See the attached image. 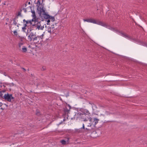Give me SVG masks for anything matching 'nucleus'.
I'll return each mask as SVG.
<instances>
[{"label":"nucleus","mask_w":147,"mask_h":147,"mask_svg":"<svg viewBox=\"0 0 147 147\" xmlns=\"http://www.w3.org/2000/svg\"><path fill=\"white\" fill-rule=\"evenodd\" d=\"M84 111V112L83 113L80 112L78 113H77V115L78 117L82 119L83 121H86L89 119L90 113L87 110H85Z\"/></svg>","instance_id":"1"},{"label":"nucleus","mask_w":147,"mask_h":147,"mask_svg":"<svg viewBox=\"0 0 147 147\" xmlns=\"http://www.w3.org/2000/svg\"><path fill=\"white\" fill-rule=\"evenodd\" d=\"M44 4H42V3L40 6L37 8L38 13L41 17L43 18L47 14L45 11V8H44Z\"/></svg>","instance_id":"2"},{"label":"nucleus","mask_w":147,"mask_h":147,"mask_svg":"<svg viewBox=\"0 0 147 147\" xmlns=\"http://www.w3.org/2000/svg\"><path fill=\"white\" fill-rule=\"evenodd\" d=\"M90 22L97 24L106 27H108L109 26L107 24L105 23L102 22L98 20L96 21V20L92 18L90 19Z\"/></svg>","instance_id":"3"},{"label":"nucleus","mask_w":147,"mask_h":147,"mask_svg":"<svg viewBox=\"0 0 147 147\" xmlns=\"http://www.w3.org/2000/svg\"><path fill=\"white\" fill-rule=\"evenodd\" d=\"M57 27L56 24H55V25L53 24L51 27L48 28V31L51 34H53L56 32Z\"/></svg>","instance_id":"4"},{"label":"nucleus","mask_w":147,"mask_h":147,"mask_svg":"<svg viewBox=\"0 0 147 147\" xmlns=\"http://www.w3.org/2000/svg\"><path fill=\"white\" fill-rule=\"evenodd\" d=\"M89 120L90 122V125H93L94 127H96V125L98 123L99 119L96 118H92L90 117Z\"/></svg>","instance_id":"5"},{"label":"nucleus","mask_w":147,"mask_h":147,"mask_svg":"<svg viewBox=\"0 0 147 147\" xmlns=\"http://www.w3.org/2000/svg\"><path fill=\"white\" fill-rule=\"evenodd\" d=\"M4 98L5 100H7L9 102L13 101L14 98L12 96V94H5L4 96Z\"/></svg>","instance_id":"6"},{"label":"nucleus","mask_w":147,"mask_h":147,"mask_svg":"<svg viewBox=\"0 0 147 147\" xmlns=\"http://www.w3.org/2000/svg\"><path fill=\"white\" fill-rule=\"evenodd\" d=\"M44 35L42 34L40 36H38L35 37V40H34V42L35 43H40L41 42L42 40L43 36Z\"/></svg>","instance_id":"7"},{"label":"nucleus","mask_w":147,"mask_h":147,"mask_svg":"<svg viewBox=\"0 0 147 147\" xmlns=\"http://www.w3.org/2000/svg\"><path fill=\"white\" fill-rule=\"evenodd\" d=\"M37 23L33 24L32 25V26H35L36 28H37L38 30H42L44 28V27L43 26H42L40 24V22H36Z\"/></svg>","instance_id":"8"},{"label":"nucleus","mask_w":147,"mask_h":147,"mask_svg":"<svg viewBox=\"0 0 147 147\" xmlns=\"http://www.w3.org/2000/svg\"><path fill=\"white\" fill-rule=\"evenodd\" d=\"M35 35L33 33H30V34L28 36V40L29 41H31L32 40L34 42V40H35V37H36Z\"/></svg>","instance_id":"9"},{"label":"nucleus","mask_w":147,"mask_h":147,"mask_svg":"<svg viewBox=\"0 0 147 147\" xmlns=\"http://www.w3.org/2000/svg\"><path fill=\"white\" fill-rule=\"evenodd\" d=\"M94 129L93 128L89 127V126H87V127L85 128V130L84 131L85 132H87V133H92L94 132Z\"/></svg>","instance_id":"10"},{"label":"nucleus","mask_w":147,"mask_h":147,"mask_svg":"<svg viewBox=\"0 0 147 147\" xmlns=\"http://www.w3.org/2000/svg\"><path fill=\"white\" fill-rule=\"evenodd\" d=\"M43 18L45 19H49L52 22H53L55 20V18L54 17L51 16L47 14Z\"/></svg>","instance_id":"11"},{"label":"nucleus","mask_w":147,"mask_h":147,"mask_svg":"<svg viewBox=\"0 0 147 147\" xmlns=\"http://www.w3.org/2000/svg\"><path fill=\"white\" fill-rule=\"evenodd\" d=\"M71 109V107L69 105H67L64 109V112L65 113H69Z\"/></svg>","instance_id":"12"},{"label":"nucleus","mask_w":147,"mask_h":147,"mask_svg":"<svg viewBox=\"0 0 147 147\" xmlns=\"http://www.w3.org/2000/svg\"><path fill=\"white\" fill-rule=\"evenodd\" d=\"M21 49L22 52L23 53H26L27 51V48L24 46L22 47Z\"/></svg>","instance_id":"13"},{"label":"nucleus","mask_w":147,"mask_h":147,"mask_svg":"<svg viewBox=\"0 0 147 147\" xmlns=\"http://www.w3.org/2000/svg\"><path fill=\"white\" fill-rule=\"evenodd\" d=\"M23 22L24 23H26L27 24H30V25H32V22H31V21L30 20L26 21L24 19L23 20Z\"/></svg>","instance_id":"14"},{"label":"nucleus","mask_w":147,"mask_h":147,"mask_svg":"<svg viewBox=\"0 0 147 147\" xmlns=\"http://www.w3.org/2000/svg\"><path fill=\"white\" fill-rule=\"evenodd\" d=\"M30 21H31V22H34L35 24L38 21V18H33V19L32 20H30Z\"/></svg>","instance_id":"15"},{"label":"nucleus","mask_w":147,"mask_h":147,"mask_svg":"<svg viewBox=\"0 0 147 147\" xmlns=\"http://www.w3.org/2000/svg\"><path fill=\"white\" fill-rule=\"evenodd\" d=\"M121 34L122 35V36H123L125 38H129V36L128 35H127V34H125L124 33H122V32H121Z\"/></svg>","instance_id":"16"},{"label":"nucleus","mask_w":147,"mask_h":147,"mask_svg":"<svg viewBox=\"0 0 147 147\" xmlns=\"http://www.w3.org/2000/svg\"><path fill=\"white\" fill-rule=\"evenodd\" d=\"M31 12L32 13V17L35 18H36L34 11V10L32 11V10Z\"/></svg>","instance_id":"17"},{"label":"nucleus","mask_w":147,"mask_h":147,"mask_svg":"<svg viewBox=\"0 0 147 147\" xmlns=\"http://www.w3.org/2000/svg\"><path fill=\"white\" fill-rule=\"evenodd\" d=\"M36 6L37 7L40 6V5L41 4L40 3V0H38L36 3Z\"/></svg>","instance_id":"18"},{"label":"nucleus","mask_w":147,"mask_h":147,"mask_svg":"<svg viewBox=\"0 0 147 147\" xmlns=\"http://www.w3.org/2000/svg\"><path fill=\"white\" fill-rule=\"evenodd\" d=\"M24 43L23 42H20L19 43V47L20 49H21L22 46L24 44Z\"/></svg>","instance_id":"19"},{"label":"nucleus","mask_w":147,"mask_h":147,"mask_svg":"<svg viewBox=\"0 0 147 147\" xmlns=\"http://www.w3.org/2000/svg\"><path fill=\"white\" fill-rule=\"evenodd\" d=\"M109 26L108 27H107V28H109V29H110L111 30H112L114 31L115 30V29L114 28H113L112 27H110L109 25H108Z\"/></svg>","instance_id":"20"},{"label":"nucleus","mask_w":147,"mask_h":147,"mask_svg":"<svg viewBox=\"0 0 147 147\" xmlns=\"http://www.w3.org/2000/svg\"><path fill=\"white\" fill-rule=\"evenodd\" d=\"M61 144L63 145H65L66 144V141L65 140H63L61 141Z\"/></svg>","instance_id":"21"},{"label":"nucleus","mask_w":147,"mask_h":147,"mask_svg":"<svg viewBox=\"0 0 147 147\" xmlns=\"http://www.w3.org/2000/svg\"><path fill=\"white\" fill-rule=\"evenodd\" d=\"M19 39L20 40V42H23V40L24 39V38L22 37H20V36H19Z\"/></svg>","instance_id":"22"},{"label":"nucleus","mask_w":147,"mask_h":147,"mask_svg":"<svg viewBox=\"0 0 147 147\" xmlns=\"http://www.w3.org/2000/svg\"><path fill=\"white\" fill-rule=\"evenodd\" d=\"M13 34L15 36H17L18 33H17V31L16 30H15L13 31Z\"/></svg>","instance_id":"23"},{"label":"nucleus","mask_w":147,"mask_h":147,"mask_svg":"<svg viewBox=\"0 0 147 147\" xmlns=\"http://www.w3.org/2000/svg\"><path fill=\"white\" fill-rule=\"evenodd\" d=\"M41 70L42 71H44L46 70V67L45 66H43L42 67V68L41 69Z\"/></svg>","instance_id":"24"},{"label":"nucleus","mask_w":147,"mask_h":147,"mask_svg":"<svg viewBox=\"0 0 147 147\" xmlns=\"http://www.w3.org/2000/svg\"><path fill=\"white\" fill-rule=\"evenodd\" d=\"M3 105V104L1 102H0V107H1V109L2 110H3L4 108L1 107V106Z\"/></svg>","instance_id":"25"},{"label":"nucleus","mask_w":147,"mask_h":147,"mask_svg":"<svg viewBox=\"0 0 147 147\" xmlns=\"http://www.w3.org/2000/svg\"><path fill=\"white\" fill-rule=\"evenodd\" d=\"M83 20L85 22H90V19H84Z\"/></svg>","instance_id":"26"},{"label":"nucleus","mask_w":147,"mask_h":147,"mask_svg":"<svg viewBox=\"0 0 147 147\" xmlns=\"http://www.w3.org/2000/svg\"><path fill=\"white\" fill-rule=\"evenodd\" d=\"M13 24L15 25H16L17 24V23L16 21V20L14 19H13Z\"/></svg>","instance_id":"27"},{"label":"nucleus","mask_w":147,"mask_h":147,"mask_svg":"<svg viewBox=\"0 0 147 147\" xmlns=\"http://www.w3.org/2000/svg\"><path fill=\"white\" fill-rule=\"evenodd\" d=\"M22 29L23 31L25 32V30L26 29V28L25 27H24L22 28Z\"/></svg>","instance_id":"28"},{"label":"nucleus","mask_w":147,"mask_h":147,"mask_svg":"<svg viewBox=\"0 0 147 147\" xmlns=\"http://www.w3.org/2000/svg\"><path fill=\"white\" fill-rule=\"evenodd\" d=\"M47 24H48V23H49L50 21V20L49 19H47Z\"/></svg>","instance_id":"29"},{"label":"nucleus","mask_w":147,"mask_h":147,"mask_svg":"<svg viewBox=\"0 0 147 147\" xmlns=\"http://www.w3.org/2000/svg\"><path fill=\"white\" fill-rule=\"evenodd\" d=\"M82 129H84V131L85 130V128L84 125V124H83L82 127Z\"/></svg>","instance_id":"30"},{"label":"nucleus","mask_w":147,"mask_h":147,"mask_svg":"<svg viewBox=\"0 0 147 147\" xmlns=\"http://www.w3.org/2000/svg\"><path fill=\"white\" fill-rule=\"evenodd\" d=\"M18 18V16H17L13 19H14L16 20Z\"/></svg>","instance_id":"31"},{"label":"nucleus","mask_w":147,"mask_h":147,"mask_svg":"<svg viewBox=\"0 0 147 147\" xmlns=\"http://www.w3.org/2000/svg\"><path fill=\"white\" fill-rule=\"evenodd\" d=\"M21 14V13L20 12H19L18 13V14L17 15V16H20Z\"/></svg>","instance_id":"32"},{"label":"nucleus","mask_w":147,"mask_h":147,"mask_svg":"<svg viewBox=\"0 0 147 147\" xmlns=\"http://www.w3.org/2000/svg\"><path fill=\"white\" fill-rule=\"evenodd\" d=\"M23 10H24V11L25 12H27L26 9V8H23Z\"/></svg>","instance_id":"33"},{"label":"nucleus","mask_w":147,"mask_h":147,"mask_svg":"<svg viewBox=\"0 0 147 147\" xmlns=\"http://www.w3.org/2000/svg\"><path fill=\"white\" fill-rule=\"evenodd\" d=\"M69 138H66V140L67 141V142H68L69 141Z\"/></svg>","instance_id":"34"},{"label":"nucleus","mask_w":147,"mask_h":147,"mask_svg":"<svg viewBox=\"0 0 147 147\" xmlns=\"http://www.w3.org/2000/svg\"><path fill=\"white\" fill-rule=\"evenodd\" d=\"M27 24L26 23L25 24H24V26L26 27V26H27Z\"/></svg>","instance_id":"35"},{"label":"nucleus","mask_w":147,"mask_h":147,"mask_svg":"<svg viewBox=\"0 0 147 147\" xmlns=\"http://www.w3.org/2000/svg\"><path fill=\"white\" fill-rule=\"evenodd\" d=\"M0 95L1 97H2V92H0Z\"/></svg>","instance_id":"36"},{"label":"nucleus","mask_w":147,"mask_h":147,"mask_svg":"<svg viewBox=\"0 0 147 147\" xmlns=\"http://www.w3.org/2000/svg\"><path fill=\"white\" fill-rule=\"evenodd\" d=\"M92 125H90V123H89V125H88L87 126H89V127H91Z\"/></svg>","instance_id":"37"},{"label":"nucleus","mask_w":147,"mask_h":147,"mask_svg":"<svg viewBox=\"0 0 147 147\" xmlns=\"http://www.w3.org/2000/svg\"><path fill=\"white\" fill-rule=\"evenodd\" d=\"M22 69L25 71H26V70L24 68H22Z\"/></svg>","instance_id":"38"},{"label":"nucleus","mask_w":147,"mask_h":147,"mask_svg":"<svg viewBox=\"0 0 147 147\" xmlns=\"http://www.w3.org/2000/svg\"><path fill=\"white\" fill-rule=\"evenodd\" d=\"M82 110H83V109H80V111H82Z\"/></svg>","instance_id":"39"},{"label":"nucleus","mask_w":147,"mask_h":147,"mask_svg":"<svg viewBox=\"0 0 147 147\" xmlns=\"http://www.w3.org/2000/svg\"><path fill=\"white\" fill-rule=\"evenodd\" d=\"M6 106V107H7L8 106V105H6L5 104H4Z\"/></svg>","instance_id":"40"},{"label":"nucleus","mask_w":147,"mask_h":147,"mask_svg":"<svg viewBox=\"0 0 147 147\" xmlns=\"http://www.w3.org/2000/svg\"><path fill=\"white\" fill-rule=\"evenodd\" d=\"M30 4V2H28V4Z\"/></svg>","instance_id":"41"},{"label":"nucleus","mask_w":147,"mask_h":147,"mask_svg":"<svg viewBox=\"0 0 147 147\" xmlns=\"http://www.w3.org/2000/svg\"><path fill=\"white\" fill-rule=\"evenodd\" d=\"M3 4L4 5H5L6 4H5V3H4Z\"/></svg>","instance_id":"42"},{"label":"nucleus","mask_w":147,"mask_h":147,"mask_svg":"<svg viewBox=\"0 0 147 147\" xmlns=\"http://www.w3.org/2000/svg\"><path fill=\"white\" fill-rule=\"evenodd\" d=\"M31 75L32 76H33V75L32 74H31Z\"/></svg>","instance_id":"43"},{"label":"nucleus","mask_w":147,"mask_h":147,"mask_svg":"<svg viewBox=\"0 0 147 147\" xmlns=\"http://www.w3.org/2000/svg\"><path fill=\"white\" fill-rule=\"evenodd\" d=\"M25 5H26V4H25Z\"/></svg>","instance_id":"44"},{"label":"nucleus","mask_w":147,"mask_h":147,"mask_svg":"<svg viewBox=\"0 0 147 147\" xmlns=\"http://www.w3.org/2000/svg\"><path fill=\"white\" fill-rule=\"evenodd\" d=\"M42 2L43 1V0H42Z\"/></svg>","instance_id":"45"},{"label":"nucleus","mask_w":147,"mask_h":147,"mask_svg":"<svg viewBox=\"0 0 147 147\" xmlns=\"http://www.w3.org/2000/svg\"><path fill=\"white\" fill-rule=\"evenodd\" d=\"M12 84H13V83H12Z\"/></svg>","instance_id":"46"},{"label":"nucleus","mask_w":147,"mask_h":147,"mask_svg":"<svg viewBox=\"0 0 147 147\" xmlns=\"http://www.w3.org/2000/svg\"><path fill=\"white\" fill-rule=\"evenodd\" d=\"M146 46L147 47V45H146Z\"/></svg>","instance_id":"47"}]
</instances>
